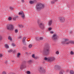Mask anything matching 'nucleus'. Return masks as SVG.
<instances>
[{"label": "nucleus", "instance_id": "nucleus-28", "mask_svg": "<svg viewBox=\"0 0 74 74\" xmlns=\"http://www.w3.org/2000/svg\"><path fill=\"white\" fill-rule=\"evenodd\" d=\"M68 40H69L67 39H64V42H66V41H68Z\"/></svg>", "mask_w": 74, "mask_h": 74}, {"label": "nucleus", "instance_id": "nucleus-5", "mask_svg": "<svg viewBox=\"0 0 74 74\" xmlns=\"http://www.w3.org/2000/svg\"><path fill=\"white\" fill-rule=\"evenodd\" d=\"M39 71L40 72H41V73H44L45 72V69L41 67H40V68L39 69Z\"/></svg>", "mask_w": 74, "mask_h": 74}, {"label": "nucleus", "instance_id": "nucleus-2", "mask_svg": "<svg viewBox=\"0 0 74 74\" xmlns=\"http://www.w3.org/2000/svg\"><path fill=\"white\" fill-rule=\"evenodd\" d=\"M49 46L48 45L47 48L45 49L43 51V54L44 55H48L49 52Z\"/></svg>", "mask_w": 74, "mask_h": 74}, {"label": "nucleus", "instance_id": "nucleus-45", "mask_svg": "<svg viewBox=\"0 0 74 74\" xmlns=\"http://www.w3.org/2000/svg\"><path fill=\"white\" fill-rule=\"evenodd\" d=\"M51 33H53V32L52 31L51 32Z\"/></svg>", "mask_w": 74, "mask_h": 74}, {"label": "nucleus", "instance_id": "nucleus-26", "mask_svg": "<svg viewBox=\"0 0 74 74\" xmlns=\"http://www.w3.org/2000/svg\"><path fill=\"white\" fill-rule=\"evenodd\" d=\"M21 55V54L20 53H18L17 55V57L18 58H19V56Z\"/></svg>", "mask_w": 74, "mask_h": 74}, {"label": "nucleus", "instance_id": "nucleus-20", "mask_svg": "<svg viewBox=\"0 0 74 74\" xmlns=\"http://www.w3.org/2000/svg\"><path fill=\"white\" fill-rule=\"evenodd\" d=\"M19 39H20V40H21L22 38V36H21V35H20L19 37H18Z\"/></svg>", "mask_w": 74, "mask_h": 74}, {"label": "nucleus", "instance_id": "nucleus-4", "mask_svg": "<svg viewBox=\"0 0 74 74\" xmlns=\"http://www.w3.org/2000/svg\"><path fill=\"white\" fill-rule=\"evenodd\" d=\"M7 29L8 30H12L14 29V27L12 25H8L7 26Z\"/></svg>", "mask_w": 74, "mask_h": 74}, {"label": "nucleus", "instance_id": "nucleus-16", "mask_svg": "<svg viewBox=\"0 0 74 74\" xmlns=\"http://www.w3.org/2000/svg\"><path fill=\"white\" fill-rule=\"evenodd\" d=\"M8 40H9L10 41H12V38L10 36H9L8 37Z\"/></svg>", "mask_w": 74, "mask_h": 74}, {"label": "nucleus", "instance_id": "nucleus-32", "mask_svg": "<svg viewBox=\"0 0 74 74\" xmlns=\"http://www.w3.org/2000/svg\"><path fill=\"white\" fill-rule=\"evenodd\" d=\"M56 54H57V55L59 54V51H58L57 52H56Z\"/></svg>", "mask_w": 74, "mask_h": 74}, {"label": "nucleus", "instance_id": "nucleus-37", "mask_svg": "<svg viewBox=\"0 0 74 74\" xmlns=\"http://www.w3.org/2000/svg\"><path fill=\"white\" fill-rule=\"evenodd\" d=\"M2 74H6V72H5V71H3V72L2 73Z\"/></svg>", "mask_w": 74, "mask_h": 74}, {"label": "nucleus", "instance_id": "nucleus-15", "mask_svg": "<svg viewBox=\"0 0 74 74\" xmlns=\"http://www.w3.org/2000/svg\"><path fill=\"white\" fill-rule=\"evenodd\" d=\"M64 71L63 70H62L60 72V74H63V73H64Z\"/></svg>", "mask_w": 74, "mask_h": 74}, {"label": "nucleus", "instance_id": "nucleus-10", "mask_svg": "<svg viewBox=\"0 0 74 74\" xmlns=\"http://www.w3.org/2000/svg\"><path fill=\"white\" fill-rule=\"evenodd\" d=\"M26 40V37H24L23 38V42L24 44V45H26V42H25V40Z\"/></svg>", "mask_w": 74, "mask_h": 74}, {"label": "nucleus", "instance_id": "nucleus-23", "mask_svg": "<svg viewBox=\"0 0 74 74\" xmlns=\"http://www.w3.org/2000/svg\"><path fill=\"white\" fill-rule=\"evenodd\" d=\"M32 56L33 58H35V56H34V54H32Z\"/></svg>", "mask_w": 74, "mask_h": 74}, {"label": "nucleus", "instance_id": "nucleus-46", "mask_svg": "<svg viewBox=\"0 0 74 74\" xmlns=\"http://www.w3.org/2000/svg\"><path fill=\"white\" fill-rule=\"evenodd\" d=\"M12 45L13 46H15V44H12Z\"/></svg>", "mask_w": 74, "mask_h": 74}, {"label": "nucleus", "instance_id": "nucleus-24", "mask_svg": "<svg viewBox=\"0 0 74 74\" xmlns=\"http://www.w3.org/2000/svg\"><path fill=\"white\" fill-rule=\"evenodd\" d=\"M5 47H6V48H8L9 47L7 45H5Z\"/></svg>", "mask_w": 74, "mask_h": 74}, {"label": "nucleus", "instance_id": "nucleus-44", "mask_svg": "<svg viewBox=\"0 0 74 74\" xmlns=\"http://www.w3.org/2000/svg\"><path fill=\"white\" fill-rule=\"evenodd\" d=\"M26 53L27 55H28V53L27 52H26Z\"/></svg>", "mask_w": 74, "mask_h": 74}, {"label": "nucleus", "instance_id": "nucleus-35", "mask_svg": "<svg viewBox=\"0 0 74 74\" xmlns=\"http://www.w3.org/2000/svg\"><path fill=\"white\" fill-rule=\"evenodd\" d=\"M10 10H13V8L12 7H10Z\"/></svg>", "mask_w": 74, "mask_h": 74}, {"label": "nucleus", "instance_id": "nucleus-11", "mask_svg": "<svg viewBox=\"0 0 74 74\" xmlns=\"http://www.w3.org/2000/svg\"><path fill=\"white\" fill-rule=\"evenodd\" d=\"M35 2H36V0H34L33 1H29V4H32L34 3Z\"/></svg>", "mask_w": 74, "mask_h": 74}, {"label": "nucleus", "instance_id": "nucleus-48", "mask_svg": "<svg viewBox=\"0 0 74 74\" xmlns=\"http://www.w3.org/2000/svg\"><path fill=\"white\" fill-rule=\"evenodd\" d=\"M70 33H72V31H71V32Z\"/></svg>", "mask_w": 74, "mask_h": 74}, {"label": "nucleus", "instance_id": "nucleus-42", "mask_svg": "<svg viewBox=\"0 0 74 74\" xmlns=\"http://www.w3.org/2000/svg\"><path fill=\"white\" fill-rule=\"evenodd\" d=\"M2 40V38L0 36V40Z\"/></svg>", "mask_w": 74, "mask_h": 74}, {"label": "nucleus", "instance_id": "nucleus-43", "mask_svg": "<svg viewBox=\"0 0 74 74\" xmlns=\"http://www.w3.org/2000/svg\"><path fill=\"white\" fill-rule=\"evenodd\" d=\"M21 1L23 2H24V0H21Z\"/></svg>", "mask_w": 74, "mask_h": 74}, {"label": "nucleus", "instance_id": "nucleus-29", "mask_svg": "<svg viewBox=\"0 0 74 74\" xmlns=\"http://www.w3.org/2000/svg\"><path fill=\"white\" fill-rule=\"evenodd\" d=\"M9 52H10V53H11V52H12V50H10L8 51Z\"/></svg>", "mask_w": 74, "mask_h": 74}, {"label": "nucleus", "instance_id": "nucleus-39", "mask_svg": "<svg viewBox=\"0 0 74 74\" xmlns=\"http://www.w3.org/2000/svg\"><path fill=\"white\" fill-rule=\"evenodd\" d=\"M57 68L58 69H60V66H58Z\"/></svg>", "mask_w": 74, "mask_h": 74}, {"label": "nucleus", "instance_id": "nucleus-1", "mask_svg": "<svg viewBox=\"0 0 74 74\" xmlns=\"http://www.w3.org/2000/svg\"><path fill=\"white\" fill-rule=\"evenodd\" d=\"M44 8V5L41 3H38L36 4V8L38 11H40Z\"/></svg>", "mask_w": 74, "mask_h": 74}, {"label": "nucleus", "instance_id": "nucleus-27", "mask_svg": "<svg viewBox=\"0 0 74 74\" xmlns=\"http://www.w3.org/2000/svg\"><path fill=\"white\" fill-rule=\"evenodd\" d=\"M8 19L10 21V20H11L12 19V18H11V17H9L8 18Z\"/></svg>", "mask_w": 74, "mask_h": 74}, {"label": "nucleus", "instance_id": "nucleus-17", "mask_svg": "<svg viewBox=\"0 0 74 74\" xmlns=\"http://www.w3.org/2000/svg\"><path fill=\"white\" fill-rule=\"evenodd\" d=\"M70 73L71 74H73L74 73V71H70Z\"/></svg>", "mask_w": 74, "mask_h": 74}, {"label": "nucleus", "instance_id": "nucleus-7", "mask_svg": "<svg viewBox=\"0 0 74 74\" xmlns=\"http://www.w3.org/2000/svg\"><path fill=\"white\" fill-rule=\"evenodd\" d=\"M59 21H60L61 22H64V21H65V19L62 17H60L59 19Z\"/></svg>", "mask_w": 74, "mask_h": 74}, {"label": "nucleus", "instance_id": "nucleus-12", "mask_svg": "<svg viewBox=\"0 0 74 74\" xmlns=\"http://www.w3.org/2000/svg\"><path fill=\"white\" fill-rule=\"evenodd\" d=\"M58 0H54L53 1H51V4H54Z\"/></svg>", "mask_w": 74, "mask_h": 74}, {"label": "nucleus", "instance_id": "nucleus-9", "mask_svg": "<svg viewBox=\"0 0 74 74\" xmlns=\"http://www.w3.org/2000/svg\"><path fill=\"white\" fill-rule=\"evenodd\" d=\"M19 14L20 15H21V16L22 18H24L25 17V15H24V14H23V12H20L19 13Z\"/></svg>", "mask_w": 74, "mask_h": 74}, {"label": "nucleus", "instance_id": "nucleus-6", "mask_svg": "<svg viewBox=\"0 0 74 74\" xmlns=\"http://www.w3.org/2000/svg\"><path fill=\"white\" fill-rule=\"evenodd\" d=\"M57 37L58 36H57L56 34H54L52 36V39L53 40H56Z\"/></svg>", "mask_w": 74, "mask_h": 74}, {"label": "nucleus", "instance_id": "nucleus-34", "mask_svg": "<svg viewBox=\"0 0 74 74\" xmlns=\"http://www.w3.org/2000/svg\"><path fill=\"white\" fill-rule=\"evenodd\" d=\"M3 57V55L0 54V58H2Z\"/></svg>", "mask_w": 74, "mask_h": 74}, {"label": "nucleus", "instance_id": "nucleus-33", "mask_svg": "<svg viewBox=\"0 0 74 74\" xmlns=\"http://www.w3.org/2000/svg\"><path fill=\"white\" fill-rule=\"evenodd\" d=\"M21 67L22 69L24 68V67H23V65H21Z\"/></svg>", "mask_w": 74, "mask_h": 74}, {"label": "nucleus", "instance_id": "nucleus-8", "mask_svg": "<svg viewBox=\"0 0 74 74\" xmlns=\"http://www.w3.org/2000/svg\"><path fill=\"white\" fill-rule=\"evenodd\" d=\"M39 26L41 29H44V25L42 24V23H39V22H38Z\"/></svg>", "mask_w": 74, "mask_h": 74}, {"label": "nucleus", "instance_id": "nucleus-38", "mask_svg": "<svg viewBox=\"0 0 74 74\" xmlns=\"http://www.w3.org/2000/svg\"><path fill=\"white\" fill-rule=\"evenodd\" d=\"M51 29H52V28H48V30H49V31L51 30Z\"/></svg>", "mask_w": 74, "mask_h": 74}, {"label": "nucleus", "instance_id": "nucleus-21", "mask_svg": "<svg viewBox=\"0 0 74 74\" xmlns=\"http://www.w3.org/2000/svg\"><path fill=\"white\" fill-rule=\"evenodd\" d=\"M32 45L30 44L29 45V48H32Z\"/></svg>", "mask_w": 74, "mask_h": 74}, {"label": "nucleus", "instance_id": "nucleus-14", "mask_svg": "<svg viewBox=\"0 0 74 74\" xmlns=\"http://www.w3.org/2000/svg\"><path fill=\"white\" fill-rule=\"evenodd\" d=\"M52 21H49V25H50V26H51V24H52Z\"/></svg>", "mask_w": 74, "mask_h": 74}, {"label": "nucleus", "instance_id": "nucleus-40", "mask_svg": "<svg viewBox=\"0 0 74 74\" xmlns=\"http://www.w3.org/2000/svg\"><path fill=\"white\" fill-rule=\"evenodd\" d=\"M70 43H71V44H74V42H70Z\"/></svg>", "mask_w": 74, "mask_h": 74}, {"label": "nucleus", "instance_id": "nucleus-3", "mask_svg": "<svg viewBox=\"0 0 74 74\" xmlns=\"http://www.w3.org/2000/svg\"><path fill=\"white\" fill-rule=\"evenodd\" d=\"M45 60H48L50 62H53V61L55 59V58L54 57H50L49 58H45Z\"/></svg>", "mask_w": 74, "mask_h": 74}, {"label": "nucleus", "instance_id": "nucleus-18", "mask_svg": "<svg viewBox=\"0 0 74 74\" xmlns=\"http://www.w3.org/2000/svg\"><path fill=\"white\" fill-rule=\"evenodd\" d=\"M16 17H14L13 18V20H14V21H15L16 20V18H18V16H15Z\"/></svg>", "mask_w": 74, "mask_h": 74}, {"label": "nucleus", "instance_id": "nucleus-19", "mask_svg": "<svg viewBox=\"0 0 74 74\" xmlns=\"http://www.w3.org/2000/svg\"><path fill=\"white\" fill-rule=\"evenodd\" d=\"M18 27H19L20 28V27H23V26H22V25H18Z\"/></svg>", "mask_w": 74, "mask_h": 74}, {"label": "nucleus", "instance_id": "nucleus-41", "mask_svg": "<svg viewBox=\"0 0 74 74\" xmlns=\"http://www.w3.org/2000/svg\"><path fill=\"white\" fill-rule=\"evenodd\" d=\"M70 42H66L65 44H69L70 43Z\"/></svg>", "mask_w": 74, "mask_h": 74}, {"label": "nucleus", "instance_id": "nucleus-25", "mask_svg": "<svg viewBox=\"0 0 74 74\" xmlns=\"http://www.w3.org/2000/svg\"><path fill=\"white\" fill-rule=\"evenodd\" d=\"M26 73L27 74H30V71H27V72Z\"/></svg>", "mask_w": 74, "mask_h": 74}, {"label": "nucleus", "instance_id": "nucleus-13", "mask_svg": "<svg viewBox=\"0 0 74 74\" xmlns=\"http://www.w3.org/2000/svg\"><path fill=\"white\" fill-rule=\"evenodd\" d=\"M32 60H30L28 61V64H31L32 63Z\"/></svg>", "mask_w": 74, "mask_h": 74}, {"label": "nucleus", "instance_id": "nucleus-22", "mask_svg": "<svg viewBox=\"0 0 74 74\" xmlns=\"http://www.w3.org/2000/svg\"><path fill=\"white\" fill-rule=\"evenodd\" d=\"M43 38L42 37H40V40H43Z\"/></svg>", "mask_w": 74, "mask_h": 74}, {"label": "nucleus", "instance_id": "nucleus-30", "mask_svg": "<svg viewBox=\"0 0 74 74\" xmlns=\"http://www.w3.org/2000/svg\"><path fill=\"white\" fill-rule=\"evenodd\" d=\"M71 54H72V55H73V54H74V53L73 51H71Z\"/></svg>", "mask_w": 74, "mask_h": 74}, {"label": "nucleus", "instance_id": "nucleus-47", "mask_svg": "<svg viewBox=\"0 0 74 74\" xmlns=\"http://www.w3.org/2000/svg\"><path fill=\"white\" fill-rule=\"evenodd\" d=\"M37 38H38V37L36 38V40H38V39Z\"/></svg>", "mask_w": 74, "mask_h": 74}, {"label": "nucleus", "instance_id": "nucleus-31", "mask_svg": "<svg viewBox=\"0 0 74 74\" xmlns=\"http://www.w3.org/2000/svg\"><path fill=\"white\" fill-rule=\"evenodd\" d=\"M62 44H66V43H65V42H62Z\"/></svg>", "mask_w": 74, "mask_h": 74}, {"label": "nucleus", "instance_id": "nucleus-36", "mask_svg": "<svg viewBox=\"0 0 74 74\" xmlns=\"http://www.w3.org/2000/svg\"><path fill=\"white\" fill-rule=\"evenodd\" d=\"M15 33H18V30L17 29H16L15 31Z\"/></svg>", "mask_w": 74, "mask_h": 74}]
</instances>
